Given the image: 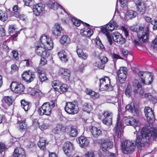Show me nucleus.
Here are the masks:
<instances>
[{
  "mask_svg": "<svg viewBox=\"0 0 157 157\" xmlns=\"http://www.w3.org/2000/svg\"><path fill=\"white\" fill-rule=\"evenodd\" d=\"M6 148V145L4 143L0 142V153H2Z\"/></svg>",
  "mask_w": 157,
  "mask_h": 157,
  "instance_id": "obj_59",
  "label": "nucleus"
},
{
  "mask_svg": "<svg viewBox=\"0 0 157 157\" xmlns=\"http://www.w3.org/2000/svg\"><path fill=\"white\" fill-rule=\"evenodd\" d=\"M90 129L91 133L94 137L98 138L102 134L101 130L96 127L92 126Z\"/></svg>",
  "mask_w": 157,
  "mask_h": 157,
  "instance_id": "obj_28",
  "label": "nucleus"
},
{
  "mask_svg": "<svg viewBox=\"0 0 157 157\" xmlns=\"http://www.w3.org/2000/svg\"><path fill=\"white\" fill-rule=\"evenodd\" d=\"M139 79L143 85L151 84L153 81V76L150 73L146 71H140L137 73Z\"/></svg>",
  "mask_w": 157,
  "mask_h": 157,
  "instance_id": "obj_4",
  "label": "nucleus"
},
{
  "mask_svg": "<svg viewBox=\"0 0 157 157\" xmlns=\"http://www.w3.org/2000/svg\"><path fill=\"white\" fill-rule=\"evenodd\" d=\"M151 47L154 50H157V37L155 38L151 44Z\"/></svg>",
  "mask_w": 157,
  "mask_h": 157,
  "instance_id": "obj_54",
  "label": "nucleus"
},
{
  "mask_svg": "<svg viewBox=\"0 0 157 157\" xmlns=\"http://www.w3.org/2000/svg\"><path fill=\"white\" fill-rule=\"evenodd\" d=\"M19 7L17 5H14L13 8V16L20 20L25 21V15L23 14H21L19 10Z\"/></svg>",
  "mask_w": 157,
  "mask_h": 157,
  "instance_id": "obj_23",
  "label": "nucleus"
},
{
  "mask_svg": "<svg viewBox=\"0 0 157 157\" xmlns=\"http://www.w3.org/2000/svg\"><path fill=\"white\" fill-rule=\"evenodd\" d=\"M80 33L84 36L87 37H90L93 34V30L89 28H86L84 27L82 29L80 30Z\"/></svg>",
  "mask_w": 157,
  "mask_h": 157,
  "instance_id": "obj_31",
  "label": "nucleus"
},
{
  "mask_svg": "<svg viewBox=\"0 0 157 157\" xmlns=\"http://www.w3.org/2000/svg\"><path fill=\"white\" fill-rule=\"evenodd\" d=\"M36 71L38 75L45 72L43 70V69L39 67L36 68Z\"/></svg>",
  "mask_w": 157,
  "mask_h": 157,
  "instance_id": "obj_61",
  "label": "nucleus"
},
{
  "mask_svg": "<svg viewBox=\"0 0 157 157\" xmlns=\"http://www.w3.org/2000/svg\"><path fill=\"white\" fill-rule=\"evenodd\" d=\"M119 1L122 7L124 8L127 6V0H119Z\"/></svg>",
  "mask_w": 157,
  "mask_h": 157,
  "instance_id": "obj_60",
  "label": "nucleus"
},
{
  "mask_svg": "<svg viewBox=\"0 0 157 157\" xmlns=\"http://www.w3.org/2000/svg\"><path fill=\"white\" fill-rule=\"evenodd\" d=\"M48 142L46 139L43 137L40 138L39 140L37 143V145L40 149L44 151L46 149V147L48 144Z\"/></svg>",
  "mask_w": 157,
  "mask_h": 157,
  "instance_id": "obj_27",
  "label": "nucleus"
},
{
  "mask_svg": "<svg viewBox=\"0 0 157 157\" xmlns=\"http://www.w3.org/2000/svg\"><path fill=\"white\" fill-rule=\"evenodd\" d=\"M62 84L59 81L55 80L52 82V85L55 91L59 92V88Z\"/></svg>",
  "mask_w": 157,
  "mask_h": 157,
  "instance_id": "obj_42",
  "label": "nucleus"
},
{
  "mask_svg": "<svg viewBox=\"0 0 157 157\" xmlns=\"http://www.w3.org/2000/svg\"><path fill=\"white\" fill-rule=\"evenodd\" d=\"M133 92L135 94H138L140 96H143L144 90L142 88V85L138 80L135 79L133 83Z\"/></svg>",
  "mask_w": 157,
  "mask_h": 157,
  "instance_id": "obj_18",
  "label": "nucleus"
},
{
  "mask_svg": "<svg viewBox=\"0 0 157 157\" xmlns=\"http://www.w3.org/2000/svg\"><path fill=\"white\" fill-rule=\"evenodd\" d=\"M131 29L137 33L138 40L142 43H145L148 39L149 29L148 27L142 26H134L131 27Z\"/></svg>",
  "mask_w": 157,
  "mask_h": 157,
  "instance_id": "obj_2",
  "label": "nucleus"
},
{
  "mask_svg": "<svg viewBox=\"0 0 157 157\" xmlns=\"http://www.w3.org/2000/svg\"><path fill=\"white\" fill-rule=\"evenodd\" d=\"M99 90L101 91H110L113 90V87L111 84L110 80L108 76H105L99 79Z\"/></svg>",
  "mask_w": 157,
  "mask_h": 157,
  "instance_id": "obj_6",
  "label": "nucleus"
},
{
  "mask_svg": "<svg viewBox=\"0 0 157 157\" xmlns=\"http://www.w3.org/2000/svg\"><path fill=\"white\" fill-rule=\"evenodd\" d=\"M96 44L99 47L100 49H102L104 48V47L102 44L101 41L100 40H97Z\"/></svg>",
  "mask_w": 157,
  "mask_h": 157,
  "instance_id": "obj_64",
  "label": "nucleus"
},
{
  "mask_svg": "<svg viewBox=\"0 0 157 157\" xmlns=\"http://www.w3.org/2000/svg\"><path fill=\"white\" fill-rule=\"evenodd\" d=\"M47 48H45L38 56L40 57L48 56L49 55V52Z\"/></svg>",
  "mask_w": 157,
  "mask_h": 157,
  "instance_id": "obj_48",
  "label": "nucleus"
},
{
  "mask_svg": "<svg viewBox=\"0 0 157 157\" xmlns=\"http://www.w3.org/2000/svg\"><path fill=\"white\" fill-rule=\"evenodd\" d=\"M112 57L113 59H123V58H121L119 55H118L114 53H113V54L112 55Z\"/></svg>",
  "mask_w": 157,
  "mask_h": 157,
  "instance_id": "obj_63",
  "label": "nucleus"
},
{
  "mask_svg": "<svg viewBox=\"0 0 157 157\" xmlns=\"http://www.w3.org/2000/svg\"><path fill=\"white\" fill-rule=\"evenodd\" d=\"M58 56L60 59L63 62H66L67 61L66 52L63 50L61 51L58 53Z\"/></svg>",
  "mask_w": 157,
  "mask_h": 157,
  "instance_id": "obj_38",
  "label": "nucleus"
},
{
  "mask_svg": "<svg viewBox=\"0 0 157 157\" xmlns=\"http://www.w3.org/2000/svg\"><path fill=\"white\" fill-rule=\"evenodd\" d=\"M22 79L27 84L33 82L36 78V75L34 72L30 70L24 71L21 74Z\"/></svg>",
  "mask_w": 157,
  "mask_h": 157,
  "instance_id": "obj_8",
  "label": "nucleus"
},
{
  "mask_svg": "<svg viewBox=\"0 0 157 157\" xmlns=\"http://www.w3.org/2000/svg\"><path fill=\"white\" fill-rule=\"evenodd\" d=\"M127 71V69L125 67H121L118 70L117 75L120 83L123 84L125 81L128 74Z\"/></svg>",
  "mask_w": 157,
  "mask_h": 157,
  "instance_id": "obj_15",
  "label": "nucleus"
},
{
  "mask_svg": "<svg viewBox=\"0 0 157 157\" xmlns=\"http://www.w3.org/2000/svg\"><path fill=\"white\" fill-rule=\"evenodd\" d=\"M82 109L84 111L89 113L91 110L92 107L90 103L85 102L82 105Z\"/></svg>",
  "mask_w": 157,
  "mask_h": 157,
  "instance_id": "obj_43",
  "label": "nucleus"
},
{
  "mask_svg": "<svg viewBox=\"0 0 157 157\" xmlns=\"http://www.w3.org/2000/svg\"><path fill=\"white\" fill-rule=\"evenodd\" d=\"M71 39L70 37L66 35H63L60 40V42L63 46H67L70 43Z\"/></svg>",
  "mask_w": 157,
  "mask_h": 157,
  "instance_id": "obj_34",
  "label": "nucleus"
},
{
  "mask_svg": "<svg viewBox=\"0 0 157 157\" xmlns=\"http://www.w3.org/2000/svg\"><path fill=\"white\" fill-rule=\"evenodd\" d=\"M63 149L66 155L70 157L72 154L74 150L73 145L70 142H66L64 143Z\"/></svg>",
  "mask_w": 157,
  "mask_h": 157,
  "instance_id": "obj_19",
  "label": "nucleus"
},
{
  "mask_svg": "<svg viewBox=\"0 0 157 157\" xmlns=\"http://www.w3.org/2000/svg\"><path fill=\"white\" fill-rule=\"evenodd\" d=\"M41 58L40 61V65L41 66L44 65L47 63V58L48 56L40 57Z\"/></svg>",
  "mask_w": 157,
  "mask_h": 157,
  "instance_id": "obj_50",
  "label": "nucleus"
},
{
  "mask_svg": "<svg viewBox=\"0 0 157 157\" xmlns=\"http://www.w3.org/2000/svg\"><path fill=\"white\" fill-rule=\"evenodd\" d=\"M64 110L69 114H74L78 113V108L77 105L72 102H67L65 103Z\"/></svg>",
  "mask_w": 157,
  "mask_h": 157,
  "instance_id": "obj_12",
  "label": "nucleus"
},
{
  "mask_svg": "<svg viewBox=\"0 0 157 157\" xmlns=\"http://www.w3.org/2000/svg\"><path fill=\"white\" fill-rule=\"evenodd\" d=\"M68 89V87L66 84H62L61 86L59 88V91L60 94L66 92L67 91Z\"/></svg>",
  "mask_w": 157,
  "mask_h": 157,
  "instance_id": "obj_47",
  "label": "nucleus"
},
{
  "mask_svg": "<svg viewBox=\"0 0 157 157\" xmlns=\"http://www.w3.org/2000/svg\"><path fill=\"white\" fill-rule=\"evenodd\" d=\"M140 132L141 135H137L136 140L134 141L135 145L138 147H142L146 144L151 143L156 139L157 134L154 132L152 133L148 128L143 127Z\"/></svg>",
  "mask_w": 157,
  "mask_h": 157,
  "instance_id": "obj_1",
  "label": "nucleus"
},
{
  "mask_svg": "<svg viewBox=\"0 0 157 157\" xmlns=\"http://www.w3.org/2000/svg\"><path fill=\"white\" fill-rule=\"evenodd\" d=\"M47 5L49 8L54 10H57L59 6V4L53 0H50Z\"/></svg>",
  "mask_w": 157,
  "mask_h": 157,
  "instance_id": "obj_36",
  "label": "nucleus"
},
{
  "mask_svg": "<svg viewBox=\"0 0 157 157\" xmlns=\"http://www.w3.org/2000/svg\"><path fill=\"white\" fill-rule=\"evenodd\" d=\"M8 15L5 10H0V20L2 21H5L8 18Z\"/></svg>",
  "mask_w": 157,
  "mask_h": 157,
  "instance_id": "obj_40",
  "label": "nucleus"
},
{
  "mask_svg": "<svg viewBox=\"0 0 157 157\" xmlns=\"http://www.w3.org/2000/svg\"><path fill=\"white\" fill-rule=\"evenodd\" d=\"M132 93V88L129 87L128 86H127L125 90V94L127 97H129L131 95Z\"/></svg>",
  "mask_w": 157,
  "mask_h": 157,
  "instance_id": "obj_53",
  "label": "nucleus"
},
{
  "mask_svg": "<svg viewBox=\"0 0 157 157\" xmlns=\"http://www.w3.org/2000/svg\"><path fill=\"white\" fill-rule=\"evenodd\" d=\"M34 51L36 54L38 56L41 52L45 48H46L44 46H42L40 44L36 43L35 44L34 46Z\"/></svg>",
  "mask_w": 157,
  "mask_h": 157,
  "instance_id": "obj_35",
  "label": "nucleus"
},
{
  "mask_svg": "<svg viewBox=\"0 0 157 157\" xmlns=\"http://www.w3.org/2000/svg\"><path fill=\"white\" fill-rule=\"evenodd\" d=\"M57 105L56 102L55 100H52L50 102H45L37 110V112L40 115H45L49 116L52 113V110Z\"/></svg>",
  "mask_w": 157,
  "mask_h": 157,
  "instance_id": "obj_3",
  "label": "nucleus"
},
{
  "mask_svg": "<svg viewBox=\"0 0 157 157\" xmlns=\"http://www.w3.org/2000/svg\"><path fill=\"white\" fill-rule=\"evenodd\" d=\"M113 146L112 139L109 137L103 139L101 140L100 148L104 152H106L108 149H111L113 147Z\"/></svg>",
  "mask_w": 157,
  "mask_h": 157,
  "instance_id": "obj_9",
  "label": "nucleus"
},
{
  "mask_svg": "<svg viewBox=\"0 0 157 157\" xmlns=\"http://www.w3.org/2000/svg\"><path fill=\"white\" fill-rule=\"evenodd\" d=\"M111 38L118 44H124L126 40V39L123 36L117 32H114L111 34Z\"/></svg>",
  "mask_w": 157,
  "mask_h": 157,
  "instance_id": "obj_16",
  "label": "nucleus"
},
{
  "mask_svg": "<svg viewBox=\"0 0 157 157\" xmlns=\"http://www.w3.org/2000/svg\"><path fill=\"white\" fill-rule=\"evenodd\" d=\"M76 52L78 57L81 59L83 60L86 59L88 56V54L84 53L82 49L77 47Z\"/></svg>",
  "mask_w": 157,
  "mask_h": 157,
  "instance_id": "obj_33",
  "label": "nucleus"
},
{
  "mask_svg": "<svg viewBox=\"0 0 157 157\" xmlns=\"http://www.w3.org/2000/svg\"><path fill=\"white\" fill-rule=\"evenodd\" d=\"M11 71L13 72H15L18 71L19 68L15 64H13L11 66Z\"/></svg>",
  "mask_w": 157,
  "mask_h": 157,
  "instance_id": "obj_62",
  "label": "nucleus"
},
{
  "mask_svg": "<svg viewBox=\"0 0 157 157\" xmlns=\"http://www.w3.org/2000/svg\"><path fill=\"white\" fill-rule=\"evenodd\" d=\"M113 22V20H111L109 22L105 25H103L101 27V33L105 34L106 36L108 41L110 45H112L113 42L111 38V34H110L109 31H111L113 30L114 29V26L112 23Z\"/></svg>",
  "mask_w": 157,
  "mask_h": 157,
  "instance_id": "obj_5",
  "label": "nucleus"
},
{
  "mask_svg": "<svg viewBox=\"0 0 157 157\" xmlns=\"http://www.w3.org/2000/svg\"><path fill=\"white\" fill-rule=\"evenodd\" d=\"M31 94L36 97H40L42 94L41 92L38 90H32L31 91Z\"/></svg>",
  "mask_w": 157,
  "mask_h": 157,
  "instance_id": "obj_49",
  "label": "nucleus"
},
{
  "mask_svg": "<svg viewBox=\"0 0 157 157\" xmlns=\"http://www.w3.org/2000/svg\"><path fill=\"white\" fill-rule=\"evenodd\" d=\"M3 100L9 106L13 104V100L11 97L5 96L3 98Z\"/></svg>",
  "mask_w": 157,
  "mask_h": 157,
  "instance_id": "obj_45",
  "label": "nucleus"
},
{
  "mask_svg": "<svg viewBox=\"0 0 157 157\" xmlns=\"http://www.w3.org/2000/svg\"><path fill=\"white\" fill-rule=\"evenodd\" d=\"M77 142L81 148L87 147L89 144V140L88 137L84 136H81L77 139Z\"/></svg>",
  "mask_w": 157,
  "mask_h": 157,
  "instance_id": "obj_22",
  "label": "nucleus"
},
{
  "mask_svg": "<svg viewBox=\"0 0 157 157\" xmlns=\"http://www.w3.org/2000/svg\"><path fill=\"white\" fill-rule=\"evenodd\" d=\"M10 87L12 91L18 94H23L25 89L24 85L21 82L17 81L12 82L10 85Z\"/></svg>",
  "mask_w": 157,
  "mask_h": 157,
  "instance_id": "obj_7",
  "label": "nucleus"
},
{
  "mask_svg": "<svg viewBox=\"0 0 157 157\" xmlns=\"http://www.w3.org/2000/svg\"><path fill=\"white\" fill-rule=\"evenodd\" d=\"M38 76L41 82H42L47 80V78L45 72L38 75Z\"/></svg>",
  "mask_w": 157,
  "mask_h": 157,
  "instance_id": "obj_52",
  "label": "nucleus"
},
{
  "mask_svg": "<svg viewBox=\"0 0 157 157\" xmlns=\"http://www.w3.org/2000/svg\"><path fill=\"white\" fill-rule=\"evenodd\" d=\"M144 111L147 122L149 124H152L155 119L154 110L151 108L147 106L145 107Z\"/></svg>",
  "mask_w": 157,
  "mask_h": 157,
  "instance_id": "obj_13",
  "label": "nucleus"
},
{
  "mask_svg": "<svg viewBox=\"0 0 157 157\" xmlns=\"http://www.w3.org/2000/svg\"><path fill=\"white\" fill-rule=\"evenodd\" d=\"M33 13L36 16L40 15L44 9L43 4L41 3L35 5L33 6Z\"/></svg>",
  "mask_w": 157,
  "mask_h": 157,
  "instance_id": "obj_26",
  "label": "nucleus"
},
{
  "mask_svg": "<svg viewBox=\"0 0 157 157\" xmlns=\"http://www.w3.org/2000/svg\"><path fill=\"white\" fill-rule=\"evenodd\" d=\"M20 102L21 107L25 111H28L30 110L32 106V104L30 102L27 101L25 99H23L21 100Z\"/></svg>",
  "mask_w": 157,
  "mask_h": 157,
  "instance_id": "obj_29",
  "label": "nucleus"
},
{
  "mask_svg": "<svg viewBox=\"0 0 157 157\" xmlns=\"http://www.w3.org/2000/svg\"><path fill=\"white\" fill-rule=\"evenodd\" d=\"M70 130L69 132V134L70 136L72 137H75L77 136L78 134V131L77 129L72 125H70Z\"/></svg>",
  "mask_w": 157,
  "mask_h": 157,
  "instance_id": "obj_41",
  "label": "nucleus"
},
{
  "mask_svg": "<svg viewBox=\"0 0 157 157\" xmlns=\"http://www.w3.org/2000/svg\"><path fill=\"white\" fill-rule=\"evenodd\" d=\"M40 40V43L48 50H51L53 48V43L51 38L43 35L41 36Z\"/></svg>",
  "mask_w": 157,
  "mask_h": 157,
  "instance_id": "obj_11",
  "label": "nucleus"
},
{
  "mask_svg": "<svg viewBox=\"0 0 157 157\" xmlns=\"http://www.w3.org/2000/svg\"><path fill=\"white\" fill-rule=\"evenodd\" d=\"M86 92L87 94L94 97L95 98H98L99 97V94L98 93H96L90 89L87 88L86 90Z\"/></svg>",
  "mask_w": 157,
  "mask_h": 157,
  "instance_id": "obj_44",
  "label": "nucleus"
},
{
  "mask_svg": "<svg viewBox=\"0 0 157 157\" xmlns=\"http://www.w3.org/2000/svg\"><path fill=\"white\" fill-rule=\"evenodd\" d=\"M100 59L101 63H99L97 64V66L99 68L102 69L104 68V64L108 62V59L106 57L103 56L101 57Z\"/></svg>",
  "mask_w": 157,
  "mask_h": 157,
  "instance_id": "obj_37",
  "label": "nucleus"
},
{
  "mask_svg": "<svg viewBox=\"0 0 157 157\" xmlns=\"http://www.w3.org/2000/svg\"><path fill=\"white\" fill-rule=\"evenodd\" d=\"M126 110H128L131 113H132L133 111L135 109V107L132 106L131 105H127L125 107Z\"/></svg>",
  "mask_w": 157,
  "mask_h": 157,
  "instance_id": "obj_55",
  "label": "nucleus"
},
{
  "mask_svg": "<svg viewBox=\"0 0 157 157\" xmlns=\"http://www.w3.org/2000/svg\"><path fill=\"white\" fill-rule=\"evenodd\" d=\"M136 14L135 11L130 10L129 11L128 15L130 18H134L136 16Z\"/></svg>",
  "mask_w": 157,
  "mask_h": 157,
  "instance_id": "obj_56",
  "label": "nucleus"
},
{
  "mask_svg": "<svg viewBox=\"0 0 157 157\" xmlns=\"http://www.w3.org/2000/svg\"><path fill=\"white\" fill-rule=\"evenodd\" d=\"M85 156L86 157H95L94 151L92 150L86 152L85 154Z\"/></svg>",
  "mask_w": 157,
  "mask_h": 157,
  "instance_id": "obj_51",
  "label": "nucleus"
},
{
  "mask_svg": "<svg viewBox=\"0 0 157 157\" xmlns=\"http://www.w3.org/2000/svg\"><path fill=\"white\" fill-rule=\"evenodd\" d=\"M12 155L13 157H26L25 150L20 147H17L14 149Z\"/></svg>",
  "mask_w": 157,
  "mask_h": 157,
  "instance_id": "obj_21",
  "label": "nucleus"
},
{
  "mask_svg": "<svg viewBox=\"0 0 157 157\" xmlns=\"http://www.w3.org/2000/svg\"><path fill=\"white\" fill-rule=\"evenodd\" d=\"M144 98L150 100H152L153 99V97L152 96V94L151 93H145L144 95Z\"/></svg>",
  "mask_w": 157,
  "mask_h": 157,
  "instance_id": "obj_58",
  "label": "nucleus"
},
{
  "mask_svg": "<svg viewBox=\"0 0 157 157\" xmlns=\"http://www.w3.org/2000/svg\"><path fill=\"white\" fill-rule=\"evenodd\" d=\"M151 24L153 25V29L154 30L157 29V19H154L151 21Z\"/></svg>",
  "mask_w": 157,
  "mask_h": 157,
  "instance_id": "obj_57",
  "label": "nucleus"
},
{
  "mask_svg": "<svg viewBox=\"0 0 157 157\" xmlns=\"http://www.w3.org/2000/svg\"><path fill=\"white\" fill-rule=\"evenodd\" d=\"M71 20L72 22L73 25L76 27L79 26L81 23H82V21L75 18H72Z\"/></svg>",
  "mask_w": 157,
  "mask_h": 157,
  "instance_id": "obj_46",
  "label": "nucleus"
},
{
  "mask_svg": "<svg viewBox=\"0 0 157 157\" xmlns=\"http://www.w3.org/2000/svg\"><path fill=\"white\" fill-rule=\"evenodd\" d=\"M62 30V28L60 25L56 23L52 30V33L55 36H58L60 35Z\"/></svg>",
  "mask_w": 157,
  "mask_h": 157,
  "instance_id": "obj_32",
  "label": "nucleus"
},
{
  "mask_svg": "<svg viewBox=\"0 0 157 157\" xmlns=\"http://www.w3.org/2000/svg\"><path fill=\"white\" fill-rule=\"evenodd\" d=\"M65 130V127L62 124H57L56 129L55 133L57 134L63 132Z\"/></svg>",
  "mask_w": 157,
  "mask_h": 157,
  "instance_id": "obj_39",
  "label": "nucleus"
},
{
  "mask_svg": "<svg viewBox=\"0 0 157 157\" xmlns=\"http://www.w3.org/2000/svg\"><path fill=\"white\" fill-rule=\"evenodd\" d=\"M135 145L134 143L132 141L126 140L122 141L121 148L124 154H127L128 152L132 151Z\"/></svg>",
  "mask_w": 157,
  "mask_h": 157,
  "instance_id": "obj_10",
  "label": "nucleus"
},
{
  "mask_svg": "<svg viewBox=\"0 0 157 157\" xmlns=\"http://www.w3.org/2000/svg\"><path fill=\"white\" fill-rule=\"evenodd\" d=\"M123 124V121L120 119V116L119 115L117 117L116 125L113 129V131L119 138H120L121 137V131Z\"/></svg>",
  "mask_w": 157,
  "mask_h": 157,
  "instance_id": "obj_20",
  "label": "nucleus"
},
{
  "mask_svg": "<svg viewBox=\"0 0 157 157\" xmlns=\"http://www.w3.org/2000/svg\"><path fill=\"white\" fill-rule=\"evenodd\" d=\"M17 124L18 125V128L20 132H25L27 129V125L25 119H21L19 120L18 119Z\"/></svg>",
  "mask_w": 157,
  "mask_h": 157,
  "instance_id": "obj_25",
  "label": "nucleus"
},
{
  "mask_svg": "<svg viewBox=\"0 0 157 157\" xmlns=\"http://www.w3.org/2000/svg\"><path fill=\"white\" fill-rule=\"evenodd\" d=\"M103 116L102 121L103 124L107 126L112 124L113 113L109 111L105 110L102 113Z\"/></svg>",
  "mask_w": 157,
  "mask_h": 157,
  "instance_id": "obj_14",
  "label": "nucleus"
},
{
  "mask_svg": "<svg viewBox=\"0 0 157 157\" xmlns=\"http://www.w3.org/2000/svg\"><path fill=\"white\" fill-rule=\"evenodd\" d=\"M59 74L64 78L66 81L70 80V77L71 76V72L69 70L63 68L59 69Z\"/></svg>",
  "mask_w": 157,
  "mask_h": 157,
  "instance_id": "obj_24",
  "label": "nucleus"
},
{
  "mask_svg": "<svg viewBox=\"0 0 157 157\" xmlns=\"http://www.w3.org/2000/svg\"><path fill=\"white\" fill-rule=\"evenodd\" d=\"M125 122L127 125L132 126L134 128L138 126L139 124V121L133 117L127 118Z\"/></svg>",
  "mask_w": 157,
  "mask_h": 157,
  "instance_id": "obj_30",
  "label": "nucleus"
},
{
  "mask_svg": "<svg viewBox=\"0 0 157 157\" xmlns=\"http://www.w3.org/2000/svg\"><path fill=\"white\" fill-rule=\"evenodd\" d=\"M135 5L137 10L140 14L143 15L145 13L147 6L144 1L142 0H137Z\"/></svg>",
  "mask_w": 157,
  "mask_h": 157,
  "instance_id": "obj_17",
  "label": "nucleus"
}]
</instances>
